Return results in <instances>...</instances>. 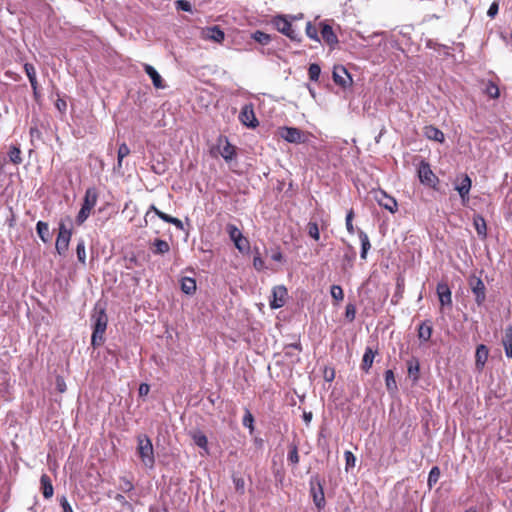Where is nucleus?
Instances as JSON below:
<instances>
[{
	"label": "nucleus",
	"instance_id": "obj_39",
	"mask_svg": "<svg viewBox=\"0 0 512 512\" xmlns=\"http://www.w3.org/2000/svg\"><path fill=\"white\" fill-rule=\"evenodd\" d=\"M305 30H306V35L310 39L315 40L317 42H320V38L318 36V30H317V28L314 25H312L311 22H308L306 24V29Z\"/></svg>",
	"mask_w": 512,
	"mask_h": 512
},
{
	"label": "nucleus",
	"instance_id": "obj_37",
	"mask_svg": "<svg viewBox=\"0 0 512 512\" xmlns=\"http://www.w3.org/2000/svg\"><path fill=\"white\" fill-rule=\"evenodd\" d=\"M76 254L79 262L82 264H85L86 261V250H85V243L83 240H80L76 247Z\"/></svg>",
	"mask_w": 512,
	"mask_h": 512
},
{
	"label": "nucleus",
	"instance_id": "obj_56",
	"mask_svg": "<svg viewBox=\"0 0 512 512\" xmlns=\"http://www.w3.org/2000/svg\"><path fill=\"white\" fill-rule=\"evenodd\" d=\"M487 93L489 94L490 97L492 98H497L499 97V89L496 85L494 84H490L488 87H487Z\"/></svg>",
	"mask_w": 512,
	"mask_h": 512
},
{
	"label": "nucleus",
	"instance_id": "obj_19",
	"mask_svg": "<svg viewBox=\"0 0 512 512\" xmlns=\"http://www.w3.org/2000/svg\"><path fill=\"white\" fill-rule=\"evenodd\" d=\"M376 353L377 350H374L372 347L369 346L366 347L361 363V369L366 373L372 367Z\"/></svg>",
	"mask_w": 512,
	"mask_h": 512
},
{
	"label": "nucleus",
	"instance_id": "obj_47",
	"mask_svg": "<svg viewBox=\"0 0 512 512\" xmlns=\"http://www.w3.org/2000/svg\"><path fill=\"white\" fill-rule=\"evenodd\" d=\"M175 6L177 10H182L185 12H191L192 11V5L187 0H177L175 2Z\"/></svg>",
	"mask_w": 512,
	"mask_h": 512
},
{
	"label": "nucleus",
	"instance_id": "obj_22",
	"mask_svg": "<svg viewBox=\"0 0 512 512\" xmlns=\"http://www.w3.org/2000/svg\"><path fill=\"white\" fill-rule=\"evenodd\" d=\"M431 335H432V324L430 323V321L422 322L418 328V338L422 342H427L428 340H430Z\"/></svg>",
	"mask_w": 512,
	"mask_h": 512
},
{
	"label": "nucleus",
	"instance_id": "obj_49",
	"mask_svg": "<svg viewBox=\"0 0 512 512\" xmlns=\"http://www.w3.org/2000/svg\"><path fill=\"white\" fill-rule=\"evenodd\" d=\"M121 481V484H120V489L124 492H130L131 490H133L134 488V485L132 484V482L130 480H128L126 477H121L120 479Z\"/></svg>",
	"mask_w": 512,
	"mask_h": 512
},
{
	"label": "nucleus",
	"instance_id": "obj_35",
	"mask_svg": "<svg viewBox=\"0 0 512 512\" xmlns=\"http://www.w3.org/2000/svg\"><path fill=\"white\" fill-rule=\"evenodd\" d=\"M8 156H9L10 161L14 164H19L22 162L21 151L18 147H15V146L11 147V149L9 150Z\"/></svg>",
	"mask_w": 512,
	"mask_h": 512
},
{
	"label": "nucleus",
	"instance_id": "obj_38",
	"mask_svg": "<svg viewBox=\"0 0 512 512\" xmlns=\"http://www.w3.org/2000/svg\"><path fill=\"white\" fill-rule=\"evenodd\" d=\"M439 477H440V469L437 466L432 467V469L430 470L429 475H428V485L430 487H432L434 484L437 483V481L439 480Z\"/></svg>",
	"mask_w": 512,
	"mask_h": 512
},
{
	"label": "nucleus",
	"instance_id": "obj_25",
	"mask_svg": "<svg viewBox=\"0 0 512 512\" xmlns=\"http://www.w3.org/2000/svg\"><path fill=\"white\" fill-rule=\"evenodd\" d=\"M475 230L477 231V234L485 238L487 235V227H486V221L481 215L474 216L473 219Z\"/></svg>",
	"mask_w": 512,
	"mask_h": 512
},
{
	"label": "nucleus",
	"instance_id": "obj_21",
	"mask_svg": "<svg viewBox=\"0 0 512 512\" xmlns=\"http://www.w3.org/2000/svg\"><path fill=\"white\" fill-rule=\"evenodd\" d=\"M40 483H41L43 496L46 499L51 498L54 493V488H53L50 477L47 474H43L40 478Z\"/></svg>",
	"mask_w": 512,
	"mask_h": 512
},
{
	"label": "nucleus",
	"instance_id": "obj_12",
	"mask_svg": "<svg viewBox=\"0 0 512 512\" xmlns=\"http://www.w3.org/2000/svg\"><path fill=\"white\" fill-rule=\"evenodd\" d=\"M287 297V289L282 286H276L272 290V300L270 301V307L272 309H278L284 306Z\"/></svg>",
	"mask_w": 512,
	"mask_h": 512
},
{
	"label": "nucleus",
	"instance_id": "obj_63",
	"mask_svg": "<svg viewBox=\"0 0 512 512\" xmlns=\"http://www.w3.org/2000/svg\"><path fill=\"white\" fill-rule=\"evenodd\" d=\"M174 226H176L178 229H183V223L180 219L176 218L174 223H173Z\"/></svg>",
	"mask_w": 512,
	"mask_h": 512
},
{
	"label": "nucleus",
	"instance_id": "obj_53",
	"mask_svg": "<svg viewBox=\"0 0 512 512\" xmlns=\"http://www.w3.org/2000/svg\"><path fill=\"white\" fill-rule=\"evenodd\" d=\"M352 220H353V211L351 210L346 215V228L350 234L354 233V226H353Z\"/></svg>",
	"mask_w": 512,
	"mask_h": 512
},
{
	"label": "nucleus",
	"instance_id": "obj_40",
	"mask_svg": "<svg viewBox=\"0 0 512 512\" xmlns=\"http://www.w3.org/2000/svg\"><path fill=\"white\" fill-rule=\"evenodd\" d=\"M227 232L232 241L237 240L243 236L242 232L234 224L227 225Z\"/></svg>",
	"mask_w": 512,
	"mask_h": 512
},
{
	"label": "nucleus",
	"instance_id": "obj_31",
	"mask_svg": "<svg viewBox=\"0 0 512 512\" xmlns=\"http://www.w3.org/2000/svg\"><path fill=\"white\" fill-rule=\"evenodd\" d=\"M311 492L313 494V501L318 509H321L325 505V497L322 490V487L319 485L318 490H316L314 487L311 489Z\"/></svg>",
	"mask_w": 512,
	"mask_h": 512
},
{
	"label": "nucleus",
	"instance_id": "obj_23",
	"mask_svg": "<svg viewBox=\"0 0 512 512\" xmlns=\"http://www.w3.org/2000/svg\"><path fill=\"white\" fill-rule=\"evenodd\" d=\"M222 139L219 140L220 143H222ZM219 152L220 155L226 160H232V158L235 155L234 147L225 139L224 144H219Z\"/></svg>",
	"mask_w": 512,
	"mask_h": 512
},
{
	"label": "nucleus",
	"instance_id": "obj_52",
	"mask_svg": "<svg viewBox=\"0 0 512 512\" xmlns=\"http://www.w3.org/2000/svg\"><path fill=\"white\" fill-rule=\"evenodd\" d=\"M355 315H356V308H355V306L353 304H348L346 306L345 317L349 321H353L355 319Z\"/></svg>",
	"mask_w": 512,
	"mask_h": 512
},
{
	"label": "nucleus",
	"instance_id": "obj_1",
	"mask_svg": "<svg viewBox=\"0 0 512 512\" xmlns=\"http://www.w3.org/2000/svg\"><path fill=\"white\" fill-rule=\"evenodd\" d=\"M137 454L146 468H153L155 465L154 449L150 438L146 434L137 436Z\"/></svg>",
	"mask_w": 512,
	"mask_h": 512
},
{
	"label": "nucleus",
	"instance_id": "obj_29",
	"mask_svg": "<svg viewBox=\"0 0 512 512\" xmlns=\"http://www.w3.org/2000/svg\"><path fill=\"white\" fill-rule=\"evenodd\" d=\"M206 36L208 39L218 43L222 42L225 37L224 32L218 26L208 28Z\"/></svg>",
	"mask_w": 512,
	"mask_h": 512
},
{
	"label": "nucleus",
	"instance_id": "obj_34",
	"mask_svg": "<svg viewBox=\"0 0 512 512\" xmlns=\"http://www.w3.org/2000/svg\"><path fill=\"white\" fill-rule=\"evenodd\" d=\"M252 38L261 45H267L271 41V36L260 30L255 31Z\"/></svg>",
	"mask_w": 512,
	"mask_h": 512
},
{
	"label": "nucleus",
	"instance_id": "obj_54",
	"mask_svg": "<svg viewBox=\"0 0 512 512\" xmlns=\"http://www.w3.org/2000/svg\"><path fill=\"white\" fill-rule=\"evenodd\" d=\"M253 266L256 270H263L264 269V261L261 258L260 254L257 252V255L254 256L253 259Z\"/></svg>",
	"mask_w": 512,
	"mask_h": 512
},
{
	"label": "nucleus",
	"instance_id": "obj_4",
	"mask_svg": "<svg viewBox=\"0 0 512 512\" xmlns=\"http://www.w3.org/2000/svg\"><path fill=\"white\" fill-rule=\"evenodd\" d=\"M272 24L277 29V31H279L283 35L287 36L292 41L300 42L301 39L299 37V33L293 29L291 22L288 19V16L277 15V16L273 17Z\"/></svg>",
	"mask_w": 512,
	"mask_h": 512
},
{
	"label": "nucleus",
	"instance_id": "obj_36",
	"mask_svg": "<svg viewBox=\"0 0 512 512\" xmlns=\"http://www.w3.org/2000/svg\"><path fill=\"white\" fill-rule=\"evenodd\" d=\"M320 73L321 68L318 64L313 63L309 66L308 75L311 81H318Z\"/></svg>",
	"mask_w": 512,
	"mask_h": 512
},
{
	"label": "nucleus",
	"instance_id": "obj_24",
	"mask_svg": "<svg viewBox=\"0 0 512 512\" xmlns=\"http://www.w3.org/2000/svg\"><path fill=\"white\" fill-rule=\"evenodd\" d=\"M191 437L195 445L204 449L205 452L208 451V439L204 433H202L201 431H193L191 432Z\"/></svg>",
	"mask_w": 512,
	"mask_h": 512
},
{
	"label": "nucleus",
	"instance_id": "obj_44",
	"mask_svg": "<svg viewBox=\"0 0 512 512\" xmlns=\"http://www.w3.org/2000/svg\"><path fill=\"white\" fill-rule=\"evenodd\" d=\"M233 242H234L235 247L240 252H244L249 248V242L244 236L238 238L237 240H234Z\"/></svg>",
	"mask_w": 512,
	"mask_h": 512
},
{
	"label": "nucleus",
	"instance_id": "obj_13",
	"mask_svg": "<svg viewBox=\"0 0 512 512\" xmlns=\"http://www.w3.org/2000/svg\"><path fill=\"white\" fill-rule=\"evenodd\" d=\"M471 184L472 182L469 176L464 175L462 176L460 182L455 185V189L459 193L463 204H466L469 200L468 194L471 189Z\"/></svg>",
	"mask_w": 512,
	"mask_h": 512
},
{
	"label": "nucleus",
	"instance_id": "obj_9",
	"mask_svg": "<svg viewBox=\"0 0 512 512\" xmlns=\"http://www.w3.org/2000/svg\"><path fill=\"white\" fill-rule=\"evenodd\" d=\"M469 284L473 294L475 295V301L478 305H481L486 298V288L483 281L478 277H471Z\"/></svg>",
	"mask_w": 512,
	"mask_h": 512
},
{
	"label": "nucleus",
	"instance_id": "obj_60",
	"mask_svg": "<svg viewBox=\"0 0 512 512\" xmlns=\"http://www.w3.org/2000/svg\"><path fill=\"white\" fill-rule=\"evenodd\" d=\"M271 259L274 261H277V262L282 261V259H283L282 253L279 250L273 252L271 255Z\"/></svg>",
	"mask_w": 512,
	"mask_h": 512
},
{
	"label": "nucleus",
	"instance_id": "obj_18",
	"mask_svg": "<svg viewBox=\"0 0 512 512\" xmlns=\"http://www.w3.org/2000/svg\"><path fill=\"white\" fill-rule=\"evenodd\" d=\"M321 35L323 40L331 47H334L338 43L336 34L328 24H322Z\"/></svg>",
	"mask_w": 512,
	"mask_h": 512
},
{
	"label": "nucleus",
	"instance_id": "obj_57",
	"mask_svg": "<svg viewBox=\"0 0 512 512\" xmlns=\"http://www.w3.org/2000/svg\"><path fill=\"white\" fill-rule=\"evenodd\" d=\"M498 9H499V6H498V3L497 2H493L488 11H487V15L490 17V18H494L497 13H498Z\"/></svg>",
	"mask_w": 512,
	"mask_h": 512
},
{
	"label": "nucleus",
	"instance_id": "obj_32",
	"mask_svg": "<svg viewBox=\"0 0 512 512\" xmlns=\"http://www.w3.org/2000/svg\"><path fill=\"white\" fill-rule=\"evenodd\" d=\"M385 384L389 392L394 393L397 391V384L392 370L385 372Z\"/></svg>",
	"mask_w": 512,
	"mask_h": 512
},
{
	"label": "nucleus",
	"instance_id": "obj_26",
	"mask_svg": "<svg viewBox=\"0 0 512 512\" xmlns=\"http://www.w3.org/2000/svg\"><path fill=\"white\" fill-rule=\"evenodd\" d=\"M181 290L187 295H192L196 291L195 279L190 277H183L181 279Z\"/></svg>",
	"mask_w": 512,
	"mask_h": 512
},
{
	"label": "nucleus",
	"instance_id": "obj_15",
	"mask_svg": "<svg viewBox=\"0 0 512 512\" xmlns=\"http://www.w3.org/2000/svg\"><path fill=\"white\" fill-rule=\"evenodd\" d=\"M437 294H438L441 306H451L452 305L451 290L446 283H443V282L438 283Z\"/></svg>",
	"mask_w": 512,
	"mask_h": 512
},
{
	"label": "nucleus",
	"instance_id": "obj_46",
	"mask_svg": "<svg viewBox=\"0 0 512 512\" xmlns=\"http://www.w3.org/2000/svg\"><path fill=\"white\" fill-rule=\"evenodd\" d=\"M344 457L346 470L353 468L356 464V457L354 456V454L351 451H345Z\"/></svg>",
	"mask_w": 512,
	"mask_h": 512
},
{
	"label": "nucleus",
	"instance_id": "obj_45",
	"mask_svg": "<svg viewBox=\"0 0 512 512\" xmlns=\"http://www.w3.org/2000/svg\"><path fill=\"white\" fill-rule=\"evenodd\" d=\"M408 374L410 377H413L414 381L418 380L419 363L417 361L408 364Z\"/></svg>",
	"mask_w": 512,
	"mask_h": 512
},
{
	"label": "nucleus",
	"instance_id": "obj_2",
	"mask_svg": "<svg viewBox=\"0 0 512 512\" xmlns=\"http://www.w3.org/2000/svg\"><path fill=\"white\" fill-rule=\"evenodd\" d=\"M93 333L91 343L94 347L100 346L104 341V334L107 328L108 318L103 309L96 310L92 315Z\"/></svg>",
	"mask_w": 512,
	"mask_h": 512
},
{
	"label": "nucleus",
	"instance_id": "obj_7",
	"mask_svg": "<svg viewBox=\"0 0 512 512\" xmlns=\"http://www.w3.org/2000/svg\"><path fill=\"white\" fill-rule=\"evenodd\" d=\"M373 199L383 208L390 211L391 213H395L397 211V202L396 200L389 196L383 190H373L372 191Z\"/></svg>",
	"mask_w": 512,
	"mask_h": 512
},
{
	"label": "nucleus",
	"instance_id": "obj_20",
	"mask_svg": "<svg viewBox=\"0 0 512 512\" xmlns=\"http://www.w3.org/2000/svg\"><path fill=\"white\" fill-rule=\"evenodd\" d=\"M424 135L426 138L442 143L444 141V133L434 126L424 127Z\"/></svg>",
	"mask_w": 512,
	"mask_h": 512
},
{
	"label": "nucleus",
	"instance_id": "obj_43",
	"mask_svg": "<svg viewBox=\"0 0 512 512\" xmlns=\"http://www.w3.org/2000/svg\"><path fill=\"white\" fill-rule=\"evenodd\" d=\"M288 461L294 465L299 463L298 448L296 445H292L290 447V451L288 453Z\"/></svg>",
	"mask_w": 512,
	"mask_h": 512
},
{
	"label": "nucleus",
	"instance_id": "obj_11",
	"mask_svg": "<svg viewBox=\"0 0 512 512\" xmlns=\"http://www.w3.org/2000/svg\"><path fill=\"white\" fill-rule=\"evenodd\" d=\"M239 119L243 125L249 128H255L259 124L251 105L243 106Z\"/></svg>",
	"mask_w": 512,
	"mask_h": 512
},
{
	"label": "nucleus",
	"instance_id": "obj_14",
	"mask_svg": "<svg viewBox=\"0 0 512 512\" xmlns=\"http://www.w3.org/2000/svg\"><path fill=\"white\" fill-rule=\"evenodd\" d=\"M489 356V350L486 345L480 344L476 348L475 366L478 371H482Z\"/></svg>",
	"mask_w": 512,
	"mask_h": 512
},
{
	"label": "nucleus",
	"instance_id": "obj_42",
	"mask_svg": "<svg viewBox=\"0 0 512 512\" xmlns=\"http://www.w3.org/2000/svg\"><path fill=\"white\" fill-rule=\"evenodd\" d=\"M242 423H243V425L245 427L250 429L251 433L253 432V430H254V426H253L254 417H253V415L251 414V412L248 409L245 410V415L243 417Z\"/></svg>",
	"mask_w": 512,
	"mask_h": 512
},
{
	"label": "nucleus",
	"instance_id": "obj_58",
	"mask_svg": "<svg viewBox=\"0 0 512 512\" xmlns=\"http://www.w3.org/2000/svg\"><path fill=\"white\" fill-rule=\"evenodd\" d=\"M149 390H150V387L148 384L146 383H142L140 384L139 386V395L140 396H144V395H147L149 393Z\"/></svg>",
	"mask_w": 512,
	"mask_h": 512
},
{
	"label": "nucleus",
	"instance_id": "obj_59",
	"mask_svg": "<svg viewBox=\"0 0 512 512\" xmlns=\"http://www.w3.org/2000/svg\"><path fill=\"white\" fill-rule=\"evenodd\" d=\"M114 499L121 505H126V506H129V503L128 501L125 499V497L122 495V494H116V496L114 497Z\"/></svg>",
	"mask_w": 512,
	"mask_h": 512
},
{
	"label": "nucleus",
	"instance_id": "obj_8",
	"mask_svg": "<svg viewBox=\"0 0 512 512\" xmlns=\"http://www.w3.org/2000/svg\"><path fill=\"white\" fill-rule=\"evenodd\" d=\"M418 177L422 184H425L433 188H435L436 184L439 181L436 175L431 170L430 165L425 161H422L419 165Z\"/></svg>",
	"mask_w": 512,
	"mask_h": 512
},
{
	"label": "nucleus",
	"instance_id": "obj_16",
	"mask_svg": "<svg viewBox=\"0 0 512 512\" xmlns=\"http://www.w3.org/2000/svg\"><path fill=\"white\" fill-rule=\"evenodd\" d=\"M502 345L507 358L512 359V325H508L503 332Z\"/></svg>",
	"mask_w": 512,
	"mask_h": 512
},
{
	"label": "nucleus",
	"instance_id": "obj_17",
	"mask_svg": "<svg viewBox=\"0 0 512 512\" xmlns=\"http://www.w3.org/2000/svg\"><path fill=\"white\" fill-rule=\"evenodd\" d=\"M144 70L151 78L155 88L163 89L165 87L162 77L153 66L144 64Z\"/></svg>",
	"mask_w": 512,
	"mask_h": 512
},
{
	"label": "nucleus",
	"instance_id": "obj_61",
	"mask_svg": "<svg viewBox=\"0 0 512 512\" xmlns=\"http://www.w3.org/2000/svg\"><path fill=\"white\" fill-rule=\"evenodd\" d=\"M57 387L60 392H64L66 389V385L61 378H57Z\"/></svg>",
	"mask_w": 512,
	"mask_h": 512
},
{
	"label": "nucleus",
	"instance_id": "obj_28",
	"mask_svg": "<svg viewBox=\"0 0 512 512\" xmlns=\"http://www.w3.org/2000/svg\"><path fill=\"white\" fill-rule=\"evenodd\" d=\"M359 239H360V242H361V253H360V257L362 259H366V256H367V252L368 250L370 249L371 247V244H370V241H369V237L368 235L360 230L359 233Z\"/></svg>",
	"mask_w": 512,
	"mask_h": 512
},
{
	"label": "nucleus",
	"instance_id": "obj_10",
	"mask_svg": "<svg viewBox=\"0 0 512 512\" xmlns=\"http://www.w3.org/2000/svg\"><path fill=\"white\" fill-rule=\"evenodd\" d=\"M333 80L343 88L351 85L352 78L344 66H335L333 69Z\"/></svg>",
	"mask_w": 512,
	"mask_h": 512
},
{
	"label": "nucleus",
	"instance_id": "obj_3",
	"mask_svg": "<svg viewBox=\"0 0 512 512\" xmlns=\"http://www.w3.org/2000/svg\"><path fill=\"white\" fill-rule=\"evenodd\" d=\"M98 194L95 188H88L85 192L82 207L76 217L77 224H83L89 217L92 209L97 203Z\"/></svg>",
	"mask_w": 512,
	"mask_h": 512
},
{
	"label": "nucleus",
	"instance_id": "obj_50",
	"mask_svg": "<svg viewBox=\"0 0 512 512\" xmlns=\"http://www.w3.org/2000/svg\"><path fill=\"white\" fill-rule=\"evenodd\" d=\"M233 483H234V486H235V489L240 492L241 494L244 493V490H245V481L243 478L241 477H233Z\"/></svg>",
	"mask_w": 512,
	"mask_h": 512
},
{
	"label": "nucleus",
	"instance_id": "obj_27",
	"mask_svg": "<svg viewBox=\"0 0 512 512\" xmlns=\"http://www.w3.org/2000/svg\"><path fill=\"white\" fill-rule=\"evenodd\" d=\"M36 231L44 243H47L50 240L49 226L46 222L38 221L36 224Z\"/></svg>",
	"mask_w": 512,
	"mask_h": 512
},
{
	"label": "nucleus",
	"instance_id": "obj_64",
	"mask_svg": "<svg viewBox=\"0 0 512 512\" xmlns=\"http://www.w3.org/2000/svg\"><path fill=\"white\" fill-rule=\"evenodd\" d=\"M29 82L31 84L32 90H37V88H38L37 78H34V80H29Z\"/></svg>",
	"mask_w": 512,
	"mask_h": 512
},
{
	"label": "nucleus",
	"instance_id": "obj_41",
	"mask_svg": "<svg viewBox=\"0 0 512 512\" xmlns=\"http://www.w3.org/2000/svg\"><path fill=\"white\" fill-rule=\"evenodd\" d=\"M330 293L332 298L336 301H342L344 298L343 289L339 285H332Z\"/></svg>",
	"mask_w": 512,
	"mask_h": 512
},
{
	"label": "nucleus",
	"instance_id": "obj_6",
	"mask_svg": "<svg viewBox=\"0 0 512 512\" xmlns=\"http://www.w3.org/2000/svg\"><path fill=\"white\" fill-rule=\"evenodd\" d=\"M72 232L63 222L59 224V233L56 239L55 248L58 254L63 255L68 250Z\"/></svg>",
	"mask_w": 512,
	"mask_h": 512
},
{
	"label": "nucleus",
	"instance_id": "obj_55",
	"mask_svg": "<svg viewBox=\"0 0 512 512\" xmlns=\"http://www.w3.org/2000/svg\"><path fill=\"white\" fill-rule=\"evenodd\" d=\"M60 505L63 509V512H73V509L65 496L60 498Z\"/></svg>",
	"mask_w": 512,
	"mask_h": 512
},
{
	"label": "nucleus",
	"instance_id": "obj_48",
	"mask_svg": "<svg viewBox=\"0 0 512 512\" xmlns=\"http://www.w3.org/2000/svg\"><path fill=\"white\" fill-rule=\"evenodd\" d=\"M308 233L313 239L319 240V238H320L319 228L316 223L311 222L308 224Z\"/></svg>",
	"mask_w": 512,
	"mask_h": 512
},
{
	"label": "nucleus",
	"instance_id": "obj_62",
	"mask_svg": "<svg viewBox=\"0 0 512 512\" xmlns=\"http://www.w3.org/2000/svg\"><path fill=\"white\" fill-rule=\"evenodd\" d=\"M157 216L162 219L163 221L166 222V219L169 218V215L168 214H165L163 213L162 211H157Z\"/></svg>",
	"mask_w": 512,
	"mask_h": 512
},
{
	"label": "nucleus",
	"instance_id": "obj_5",
	"mask_svg": "<svg viewBox=\"0 0 512 512\" xmlns=\"http://www.w3.org/2000/svg\"><path fill=\"white\" fill-rule=\"evenodd\" d=\"M279 136L288 143L300 144L307 141L308 133L301 131L296 127H280L278 130Z\"/></svg>",
	"mask_w": 512,
	"mask_h": 512
},
{
	"label": "nucleus",
	"instance_id": "obj_30",
	"mask_svg": "<svg viewBox=\"0 0 512 512\" xmlns=\"http://www.w3.org/2000/svg\"><path fill=\"white\" fill-rule=\"evenodd\" d=\"M152 245L154 254H165L170 250L168 242L162 239H156Z\"/></svg>",
	"mask_w": 512,
	"mask_h": 512
},
{
	"label": "nucleus",
	"instance_id": "obj_51",
	"mask_svg": "<svg viewBox=\"0 0 512 512\" xmlns=\"http://www.w3.org/2000/svg\"><path fill=\"white\" fill-rule=\"evenodd\" d=\"M24 70L29 80H34V78H36V70L32 64L26 63L24 65Z\"/></svg>",
	"mask_w": 512,
	"mask_h": 512
},
{
	"label": "nucleus",
	"instance_id": "obj_33",
	"mask_svg": "<svg viewBox=\"0 0 512 512\" xmlns=\"http://www.w3.org/2000/svg\"><path fill=\"white\" fill-rule=\"evenodd\" d=\"M130 154V148L126 143H121L117 152V168L121 169L123 159Z\"/></svg>",
	"mask_w": 512,
	"mask_h": 512
}]
</instances>
